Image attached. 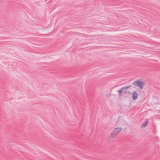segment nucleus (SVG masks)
Here are the masks:
<instances>
[{
	"instance_id": "1",
	"label": "nucleus",
	"mask_w": 160,
	"mask_h": 160,
	"mask_svg": "<svg viewBox=\"0 0 160 160\" xmlns=\"http://www.w3.org/2000/svg\"><path fill=\"white\" fill-rule=\"evenodd\" d=\"M122 130V128L120 127L114 128L108 136L107 140L108 141L112 140L119 134Z\"/></svg>"
},
{
	"instance_id": "2",
	"label": "nucleus",
	"mask_w": 160,
	"mask_h": 160,
	"mask_svg": "<svg viewBox=\"0 0 160 160\" xmlns=\"http://www.w3.org/2000/svg\"><path fill=\"white\" fill-rule=\"evenodd\" d=\"M132 84L133 85L139 87L140 89H142L143 86L145 85V83L143 81L138 80L132 83Z\"/></svg>"
},
{
	"instance_id": "3",
	"label": "nucleus",
	"mask_w": 160,
	"mask_h": 160,
	"mask_svg": "<svg viewBox=\"0 0 160 160\" xmlns=\"http://www.w3.org/2000/svg\"><path fill=\"white\" fill-rule=\"evenodd\" d=\"M138 96V93L136 91H134L132 93V98L133 100H136L137 99Z\"/></svg>"
},
{
	"instance_id": "4",
	"label": "nucleus",
	"mask_w": 160,
	"mask_h": 160,
	"mask_svg": "<svg viewBox=\"0 0 160 160\" xmlns=\"http://www.w3.org/2000/svg\"><path fill=\"white\" fill-rule=\"evenodd\" d=\"M148 123V121H145L144 122L142 123L141 126V127L142 128H145L147 125Z\"/></svg>"
}]
</instances>
